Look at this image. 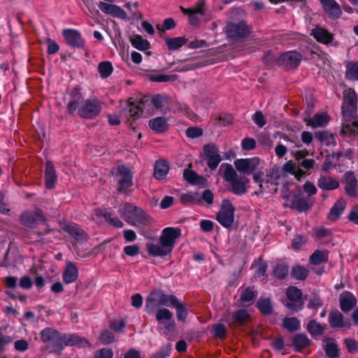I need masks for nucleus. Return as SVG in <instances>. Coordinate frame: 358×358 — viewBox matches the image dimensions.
Wrapping results in <instances>:
<instances>
[{
  "mask_svg": "<svg viewBox=\"0 0 358 358\" xmlns=\"http://www.w3.org/2000/svg\"><path fill=\"white\" fill-rule=\"evenodd\" d=\"M181 236V230L178 227H166L159 238V243H150L146 245L148 254L153 257H164L169 255L176 243V241Z\"/></svg>",
  "mask_w": 358,
  "mask_h": 358,
  "instance_id": "1",
  "label": "nucleus"
},
{
  "mask_svg": "<svg viewBox=\"0 0 358 358\" xmlns=\"http://www.w3.org/2000/svg\"><path fill=\"white\" fill-rule=\"evenodd\" d=\"M71 96L72 99L67 104L69 113H72L78 109V114L85 118H92L99 114L101 105L96 98L87 99L81 104L83 96L77 89L72 90Z\"/></svg>",
  "mask_w": 358,
  "mask_h": 358,
  "instance_id": "2",
  "label": "nucleus"
},
{
  "mask_svg": "<svg viewBox=\"0 0 358 358\" xmlns=\"http://www.w3.org/2000/svg\"><path fill=\"white\" fill-rule=\"evenodd\" d=\"M281 170L278 168H273L266 170V174L262 171H257L253 175V181L259 187V193L272 192L276 191V186L279 184Z\"/></svg>",
  "mask_w": 358,
  "mask_h": 358,
  "instance_id": "3",
  "label": "nucleus"
},
{
  "mask_svg": "<svg viewBox=\"0 0 358 358\" xmlns=\"http://www.w3.org/2000/svg\"><path fill=\"white\" fill-rule=\"evenodd\" d=\"M120 213L124 220L131 225L143 228L150 222V217L141 209L131 204H125Z\"/></svg>",
  "mask_w": 358,
  "mask_h": 358,
  "instance_id": "4",
  "label": "nucleus"
},
{
  "mask_svg": "<svg viewBox=\"0 0 358 358\" xmlns=\"http://www.w3.org/2000/svg\"><path fill=\"white\" fill-rule=\"evenodd\" d=\"M221 169H223L224 179L230 183L235 194L242 195L247 192L246 185L250 182L248 178L239 179L236 171L231 164H223Z\"/></svg>",
  "mask_w": 358,
  "mask_h": 358,
  "instance_id": "5",
  "label": "nucleus"
},
{
  "mask_svg": "<svg viewBox=\"0 0 358 358\" xmlns=\"http://www.w3.org/2000/svg\"><path fill=\"white\" fill-rule=\"evenodd\" d=\"M176 301V296L165 294L162 290L152 292L145 299V310L149 313L156 311L162 306H170L171 302Z\"/></svg>",
  "mask_w": 358,
  "mask_h": 358,
  "instance_id": "6",
  "label": "nucleus"
},
{
  "mask_svg": "<svg viewBox=\"0 0 358 358\" xmlns=\"http://www.w3.org/2000/svg\"><path fill=\"white\" fill-rule=\"evenodd\" d=\"M182 12L189 15V22L193 26H198L201 21L209 20L211 17L207 14L204 0L199 1L192 8L180 7Z\"/></svg>",
  "mask_w": 358,
  "mask_h": 358,
  "instance_id": "7",
  "label": "nucleus"
},
{
  "mask_svg": "<svg viewBox=\"0 0 358 358\" xmlns=\"http://www.w3.org/2000/svg\"><path fill=\"white\" fill-rule=\"evenodd\" d=\"M62 335L52 328H45L41 332L42 341L50 352H60L62 351Z\"/></svg>",
  "mask_w": 358,
  "mask_h": 358,
  "instance_id": "8",
  "label": "nucleus"
},
{
  "mask_svg": "<svg viewBox=\"0 0 358 358\" xmlns=\"http://www.w3.org/2000/svg\"><path fill=\"white\" fill-rule=\"evenodd\" d=\"M236 172L244 175H254L260 164V159L257 157L251 158L238 159L234 162Z\"/></svg>",
  "mask_w": 358,
  "mask_h": 358,
  "instance_id": "9",
  "label": "nucleus"
},
{
  "mask_svg": "<svg viewBox=\"0 0 358 358\" xmlns=\"http://www.w3.org/2000/svg\"><path fill=\"white\" fill-rule=\"evenodd\" d=\"M20 220L22 224L34 228L38 223L45 222V217L40 209H36L23 212Z\"/></svg>",
  "mask_w": 358,
  "mask_h": 358,
  "instance_id": "10",
  "label": "nucleus"
},
{
  "mask_svg": "<svg viewBox=\"0 0 358 358\" xmlns=\"http://www.w3.org/2000/svg\"><path fill=\"white\" fill-rule=\"evenodd\" d=\"M234 208L228 201L224 202L217 215V220L223 227H230L234 220Z\"/></svg>",
  "mask_w": 358,
  "mask_h": 358,
  "instance_id": "11",
  "label": "nucleus"
},
{
  "mask_svg": "<svg viewBox=\"0 0 358 358\" xmlns=\"http://www.w3.org/2000/svg\"><path fill=\"white\" fill-rule=\"evenodd\" d=\"M289 302L286 306L292 310L298 311L303 307L301 291L296 287H289L286 292Z\"/></svg>",
  "mask_w": 358,
  "mask_h": 358,
  "instance_id": "12",
  "label": "nucleus"
},
{
  "mask_svg": "<svg viewBox=\"0 0 358 358\" xmlns=\"http://www.w3.org/2000/svg\"><path fill=\"white\" fill-rule=\"evenodd\" d=\"M227 35L231 38H241L246 37L250 31L244 22L239 23H228L225 27Z\"/></svg>",
  "mask_w": 358,
  "mask_h": 358,
  "instance_id": "13",
  "label": "nucleus"
},
{
  "mask_svg": "<svg viewBox=\"0 0 358 358\" xmlns=\"http://www.w3.org/2000/svg\"><path fill=\"white\" fill-rule=\"evenodd\" d=\"M119 190L126 192L132 186V174L130 170L124 166H119L117 173Z\"/></svg>",
  "mask_w": 358,
  "mask_h": 358,
  "instance_id": "14",
  "label": "nucleus"
},
{
  "mask_svg": "<svg viewBox=\"0 0 358 358\" xmlns=\"http://www.w3.org/2000/svg\"><path fill=\"white\" fill-rule=\"evenodd\" d=\"M203 152L206 157L208 167L212 170L215 169L222 160L217 148L215 145H207L204 147Z\"/></svg>",
  "mask_w": 358,
  "mask_h": 358,
  "instance_id": "15",
  "label": "nucleus"
},
{
  "mask_svg": "<svg viewBox=\"0 0 358 358\" xmlns=\"http://www.w3.org/2000/svg\"><path fill=\"white\" fill-rule=\"evenodd\" d=\"M156 320L159 324L164 326L165 332L171 331L175 328L173 313L167 308H161L156 312Z\"/></svg>",
  "mask_w": 358,
  "mask_h": 358,
  "instance_id": "16",
  "label": "nucleus"
},
{
  "mask_svg": "<svg viewBox=\"0 0 358 358\" xmlns=\"http://www.w3.org/2000/svg\"><path fill=\"white\" fill-rule=\"evenodd\" d=\"M98 7L103 13L106 15H110L113 17L122 20L126 19L127 17L126 12L117 5L100 1L98 3Z\"/></svg>",
  "mask_w": 358,
  "mask_h": 358,
  "instance_id": "17",
  "label": "nucleus"
},
{
  "mask_svg": "<svg viewBox=\"0 0 358 358\" xmlns=\"http://www.w3.org/2000/svg\"><path fill=\"white\" fill-rule=\"evenodd\" d=\"M301 55L296 51H289L280 57V62L287 69L296 67L301 60Z\"/></svg>",
  "mask_w": 358,
  "mask_h": 358,
  "instance_id": "18",
  "label": "nucleus"
},
{
  "mask_svg": "<svg viewBox=\"0 0 358 358\" xmlns=\"http://www.w3.org/2000/svg\"><path fill=\"white\" fill-rule=\"evenodd\" d=\"M62 35L66 43L73 47L82 48L84 46L85 41L82 38L80 32L74 29H64Z\"/></svg>",
  "mask_w": 358,
  "mask_h": 358,
  "instance_id": "19",
  "label": "nucleus"
},
{
  "mask_svg": "<svg viewBox=\"0 0 358 358\" xmlns=\"http://www.w3.org/2000/svg\"><path fill=\"white\" fill-rule=\"evenodd\" d=\"M320 3L329 17L334 19L341 17L342 10L339 4L335 0H320Z\"/></svg>",
  "mask_w": 358,
  "mask_h": 358,
  "instance_id": "20",
  "label": "nucleus"
},
{
  "mask_svg": "<svg viewBox=\"0 0 358 358\" xmlns=\"http://www.w3.org/2000/svg\"><path fill=\"white\" fill-rule=\"evenodd\" d=\"M77 346L79 348L86 347L89 345V342L83 337L76 334H63L62 350L64 346Z\"/></svg>",
  "mask_w": 358,
  "mask_h": 358,
  "instance_id": "21",
  "label": "nucleus"
},
{
  "mask_svg": "<svg viewBox=\"0 0 358 358\" xmlns=\"http://www.w3.org/2000/svg\"><path fill=\"white\" fill-rule=\"evenodd\" d=\"M62 229L78 242L85 241L87 238L85 231L74 223L66 224Z\"/></svg>",
  "mask_w": 358,
  "mask_h": 358,
  "instance_id": "22",
  "label": "nucleus"
},
{
  "mask_svg": "<svg viewBox=\"0 0 358 358\" xmlns=\"http://www.w3.org/2000/svg\"><path fill=\"white\" fill-rule=\"evenodd\" d=\"M329 322L331 327L339 329L345 327H349L351 324L349 320H345L343 315L338 310L332 311L329 315Z\"/></svg>",
  "mask_w": 358,
  "mask_h": 358,
  "instance_id": "23",
  "label": "nucleus"
},
{
  "mask_svg": "<svg viewBox=\"0 0 358 358\" xmlns=\"http://www.w3.org/2000/svg\"><path fill=\"white\" fill-rule=\"evenodd\" d=\"M341 308L343 311H350L356 304L357 301L354 295L349 292H345L340 295L339 298Z\"/></svg>",
  "mask_w": 358,
  "mask_h": 358,
  "instance_id": "24",
  "label": "nucleus"
},
{
  "mask_svg": "<svg viewBox=\"0 0 358 358\" xmlns=\"http://www.w3.org/2000/svg\"><path fill=\"white\" fill-rule=\"evenodd\" d=\"M78 277V270L71 262L66 264V268L63 272L62 278L66 284H70L75 282Z\"/></svg>",
  "mask_w": 358,
  "mask_h": 358,
  "instance_id": "25",
  "label": "nucleus"
},
{
  "mask_svg": "<svg viewBox=\"0 0 358 358\" xmlns=\"http://www.w3.org/2000/svg\"><path fill=\"white\" fill-rule=\"evenodd\" d=\"M45 186L48 189H52L55 186L57 182V175L52 163L50 161L46 162L45 165Z\"/></svg>",
  "mask_w": 358,
  "mask_h": 358,
  "instance_id": "26",
  "label": "nucleus"
},
{
  "mask_svg": "<svg viewBox=\"0 0 358 358\" xmlns=\"http://www.w3.org/2000/svg\"><path fill=\"white\" fill-rule=\"evenodd\" d=\"M311 35L320 43L328 44L333 40V35L327 29L322 27H316L312 29Z\"/></svg>",
  "mask_w": 358,
  "mask_h": 358,
  "instance_id": "27",
  "label": "nucleus"
},
{
  "mask_svg": "<svg viewBox=\"0 0 358 358\" xmlns=\"http://www.w3.org/2000/svg\"><path fill=\"white\" fill-rule=\"evenodd\" d=\"M317 185L322 190H334L338 187L339 182L333 178L322 176L317 181Z\"/></svg>",
  "mask_w": 358,
  "mask_h": 358,
  "instance_id": "28",
  "label": "nucleus"
},
{
  "mask_svg": "<svg viewBox=\"0 0 358 358\" xmlns=\"http://www.w3.org/2000/svg\"><path fill=\"white\" fill-rule=\"evenodd\" d=\"M183 178L185 180L194 185L205 186L207 183V180L204 177L199 176L194 171L189 169L184 171Z\"/></svg>",
  "mask_w": 358,
  "mask_h": 358,
  "instance_id": "29",
  "label": "nucleus"
},
{
  "mask_svg": "<svg viewBox=\"0 0 358 358\" xmlns=\"http://www.w3.org/2000/svg\"><path fill=\"white\" fill-rule=\"evenodd\" d=\"M329 121V117L327 113H320L315 114L311 119L306 120L307 124L312 127H321L326 126Z\"/></svg>",
  "mask_w": 358,
  "mask_h": 358,
  "instance_id": "30",
  "label": "nucleus"
},
{
  "mask_svg": "<svg viewBox=\"0 0 358 358\" xmlns=\"http://www.w3.org/2000/svg\"><path fill=\"white\" fill-rule=\"evenodd\" d=\"M95 215L96 218H104L106 222L115 227L122 228L123 227V222L117 217H112L110 213L105 212L102 210L97 209L95 210Z\"/></svg>",
  "mask_w": 358,
  "mask_h": 358,
  "instance_id": "31",
  "label": "nucleus"
},
{
  "mask_svg": "<svg viewBox=\"0 0 358 358\" xmlns=\"http://www.w3.org/2000/svg\"><path fill=\"white\" fill-rule=\"evenodd\" d=\"M169 170L168 163L164 160H159L155 162L154 177L157 180L164 179Z\"/></svg>",
  "mask_w": 358,
  "mask_h": 358,
  "instance_id": "32",
  "label": "nucleus"
},
{
  "mask_svg": "<svg viewBox=\"0 0 358 358\" xmlns=\"http://www.w3.org/2000/svg\"><path fill=\"white\" fill-rule=\"evenodd\" d=\"M345 191L352 197L358 196L357 181L352 174H349L346 177Z\"/></svg>",
  "mask_w": 358,
  "mask_h": 358,
  "instance_id": "33",
  "label": "nucleus"
},
{
  "mask_svg": "<svg viewBox=\"0 0 358 358\" xmlns=\"http://www.w3.org/2000/svg\"><path fill=\"white\" fill-rule=\"evenodd\" d=\"M129 41L134 48L141 51L148 50L150 48V43L141 35L136 34L131 36Z\"/></svg>",
  "mask_w": 358,
  "mask_h": 358,
  "instance_id": "34",
  "label": "nucleus"
},
{
  "mask_svg": "<svg viewBox=\"0 0 358 358\" xmlns=\"http://www.w3.org/2000/svg\"><path fill=\"white\" fill-rule=\"evenodd\" d=\"M345 208V201L343 199H338L329 213L328 217L331 220H337L343 213Z\"/></svg>",
  "mask_w": 358,
  "mask_h": 358,
  "instance_id": "35",
  "label": "nucleus"
},
{
  "mask_svg": "<svg viewBox=\"0 0 358 358\" xmlns=\"http://www.w3.org/2000/svg\"><path fill=\"white\" fill-rule=\"evenodd\" d=\"M257 296V292L253 287H245L241 292V301L245 305L251 304Z\"/></svg>",
  "mask_w": 358,
  "mask_h": 358,
  "instance_id": "36",
  "label": "nucleus"
},
{
  "mask_svg": "<svg viewBox=\"0 0 358 358\" xmlns=\"http://www.w3.org/2000/svg\"><path fill=\"white\" fill-rule=\"evenodd\" d=\"M327 250H316L310 257V262L313 265H319L328 261Z\"/></svg>",
  "mask_w": 358,
  "mask_h": 358,
  "instance_id": "37",
  "label": "nucleus"
},
{
  "mask_svg": "<svg viewBox=\"0 0 358 358\" xmlns=\"http://www.w3.org/2000/svg\"><path fill=\"white\" fill-rule=\"evenodd\" d=\"M170 306L176 309L178 320L184 322L187 315V310L185 304L176 296V301L171 302Z\"/></svg>",
  "mask_w": 358,
  "mask_h": 358,
  "instance_id": "38",
  "label": "nucleus"
},
{
  "mask_svg": "<svg viewBox=\"0 0 358 358\" xmlns=\"http://www.w3.org/2000/svg\"><path fill=\"white\" fill-rule=\"evenodd\" d=\"M121 106L128 107L129 115L133 117H138L141 112V103L139 102H134L131 99H129L128 101H122Z\"/></svg>",
  "mask_w": 358,
  "mask_h": 358,
  "instance_id": "39",
  "label": "nucleus"
},
{
  "mask_svg": "<svg viewBox=\"0 0 358 358\" xmlns=\"http://www.w3.org/2000/svg\"><path fill=\"white\" fill-rule=\"evenodd\" d=\"M185 37L166 38V44L170 50H177L187 43Z\"/></svg>",
  "mask_w": 358,
  "mask_h": 358,
  "instance_id": "40",
  "label": "nucleus"
},
{
  "mask_svg": "<svg viewBox=\"0 0 358 358\" xmlns=\"http://www.w3.org/2000/svg\"><path fill=\"white\" fill-rule=\"evenodd\" d=\"M150 128L157 132H163L167 127L166 120L164 117H156L150 121Z\"/></svg>",
  "mask_w": 358,
  "mask_h": 358,
  "instance_id": "41",
  "label": "nucleus"
},
{
  "mask_svg": "<svg viewBox=\"0 0 358 358\" xmlns=\"http://www.w3.org/2000/svg\"><path fill=\"white\" fill-rule=\"evenodd\" d=\"M98 71L101 78H106L109 77L113 71L111 62L108 61L100 62L98 65Z\"/></svg>",
  "mask_w": 358,
  "mask_h": 358,
  "instance_id": "42",
  "label": "nucleus"
},
{
  "mask_svg": "<svg viewBox=\"0 0 358 358\" xmlns=\"http://www.w3.org/2000/svg\"><path fill=\"white\" fill-rule=\"evenodd\" d=\"M310 344V340L306 335L297 334L293 338V345L297 350L306 348Z\"/></svg>",
  "mask_w": 358,
  "mask_h": 358,
  "instance_id": "43",
  "label": "nucleus"
},
{
  "mask_svg": "<svg viewBox=\"0 0 358 358\" xmlns=\"http://www.w3.org/2000/svg\"><path fill=\"white\" fill-rule=\"evenodd\" d=\"M345 78L348 80H358V64L350 62L346 66Z\"/></svg>",
  "mask_w": 358,
  "mask_h": 358,
  "instance_id": "44",
  "label": "nucleus"
},
{
  "mask_svg": "<svg viewBox=\"0 0 358 358\" xmlns=\"http://www.w3.org/2000/svg\"><path fill=\"white\" fill-rule=\"evenodd\" d=\"M343 106H350V104L357 105V96L355 90L352 88L345 90L343 92Z\"/></svg>",
  "mask_w": 358,
  "mask_h": 358,
  "instance_id": "45",
  "label": "nucleus"
},
{
  "mask_svg": "<svg viewBox=\"0 0 358 358\" xmlns=\"http://www.w3.org/2000/svg\"><path fill=\"white\" fill-rule=\"evenodd\" d=\"M282 326L289 331H294L300 328V322L294 317H285L283 320Z\"/></svg>",
  "mask_w": 358,
  "mask_h": 358,
  "instance_id": "46",
  "label": "nucleus"
},
{
  "mask_svg": "<svg viewBox=\"0 0 358 358\" xmlns=\"http://www.w3.org/2000/svg\"><path fill=\"white\" fill-rule=\"evenodd\" d=\"M342 112L345 122L352 120L357 113V105L342 106Z\"/></svg>",
  "mask_w": 358,
  "mask_h": 358,
  "instance_id": "47",
  "label": "nucleus"
},
{
  "mask_svg": "<svg viewBox=\"0 0 358 358\" xmlns=\"http://www.w3.org/2000/svg\"><path fill=\"white\" fill-rule=\"evenodd\" d=\"M309 270L303 266H296L292 268V275L297 280H304L307 278Z\"/></svg>",
  "mask_w": 358,
  "mask_h": 358,
  "instance_id": "48",
  "label": "nucleus"
},
{
  "mask_svg": "<svg viewBox=\"0 0 358 358\" xmlns=\"http://www.w3.org/2000/svg\"><path fill=\"white\" fill-rule=\"evenodd\" d=\"M342 132L345 135L358 134V122L353 121L350 123H343Z\"/></svg>",
  "mask_w": 358,
  "mask_h": 358,
  "instance_id": "49",
  "label": "nucleus"
},
{
  "mask_svg": "<svg viewBox=\"0 0 358 358\" xmlns=\"http://www.w3.org/2000/svg\"><path fill=\"white\" fill-rule=\"evenodd\" d=\"M257 307L264 315H268L272 312V306L268 299H260L257 302Z\"/></svg>",
  "mask_w": 358,
  "mask_h": 358,
  "instance_id": "50",
  "label": "nucleus"
},
{
  "mask_svg": "<svg viewBox=\"0 0 358 358\" xmlns=\"http://www.w3.org/2000/svg\"><path fill=\"white\" fill-rule=\"evenodd\" d=\"M307 329L312 335H321L324 333V327L315 321L312 320L308 323Z\"/></svg>",
  "mask_w": 358,
  "mask_h": 358,
  "instance_id": "51",
  "label": "nucleus"
},
{
  "mask_svg": "<svg viewBox=\"0 0 358 358\" xmlns=\"http://www.w3.org/2000/svg\"><path fill=\"white\" fill-rule=\"evenodd\" d=\"M249 313L244 309L238 310L232 316L234 322H236L238 324H243L246 322L249 319Z\"/></svg>",
  "mask_w": 358,
  "mask_h": 358,
  "instance_id": "52",
  "label": "nucleus"
},
{
  "mask_svg": "<svg viewBox=\"0 0 358 358\" xmlns=\"http://www.w3.org/2000/svg\"><path fill=\"white\" fill-rule=\"evenodd\" d=\"M183 203H196L199 202V194L197 192H188L181 196Z\"/></svg>",
  "mask_w": 358,
  "mask_h": 358,
  "instance_id": "53",
  "label": "nucleus"
},
{
  "mask_svg": "<svg viewBox=\"0 0 358 358\" xmlns=\"http://www.w3.org/2000/svg\"><path fill=\"white\" fill-rule=\"evenodd\" d=\"M290 208L296 209L299 212H303L310 208V205L306 199H299L290 205Z\"/></svg>",
  "mask_w": 358,
  "mask_h": 358,
  "instance_id": "54",
  "label": "nucleus"
},
{
  "mask_svg": "<svg viewBox=\"0 0 358 358\" xmlns=\"http://www.w3.org/2000/svg\"><path fill=\"white\" fill-rule=\"evenodd\" d=\"M325 352L329 357L334 358L338 355V349L337 345L333 342H327L325 345Z\"/></svg>",
  "mask_w": 358,
  "mask_h": 358,
  "instance_id": "55",
  "label": "nucleus"
},
{
  "mask_svg": "<svg viewBox=\"0 0 358 358\" xmlns=\"http://www.w3.org/2000/svg\"><path fill=\"white\" fill-rule=\"evenodd\" d=\"M274 275L280 279H284L288 275V267L285 264H278L274 269Z\"/></svg>",
  "mask_w": 358,
  "mask_h": 358,
  "instance_id": "56",
  "label": "nucleus"
},
{
  "mask_svg": "<svg viewBox=\"0 0 358 358\" xmlns=\"http://www.w3.org/2000/svg\"><path fill=\"white\" fill-rule=\"evenodd\" d=\"M196 67L195 64L192 60L188 59L185 62L180 63L176 67V69L177 71H187L192 69H194Z\"/></svg>",
  "mask_w": 358,
  "mask_h": 358,
  "instance_id": "57",
  "label": "nucleus"
},
{
  "mask_svg": "<svg viewBox=\"0 0 358 358\" xmlns=\"http://www.w3.org/2000/svg\"><path fill=\"white\" fill-rule=\"evenodd\" d=\"M252 119L253 122L260 128L263 127L266 124V117L261 111L255 112Z\"/></svg>",
  "mask_w": 358,
  "mask_h": 358,
  "instance_id": "58",
  "label": "nucleus"
},
{
  "mask_svg": "<svg viewBox=\"0 0 358 358\" xmlns=\"http://www.w3.org/2000/svg\"><path fill=\"white\" fill-rule=\"evenodd\" d=\"M115 340L114 335L108 330H104L101 333L100 341L103 344H108L113 342Z\"/></svg>",
  "mask_w": 358,
  "mask_h": 358,
  "instance_id": "59",
  "label": "nucleus"
},
{
  "mask_svg": "<svg viewBox=\"0 0 358 358\" xmlns=\"http://www.w3.org/2000/svg\"><path fill=\"white\" fill-rule=\"evenodd\" d=\"M175 77L172 75H166V74H159L152 76L150 77V80L154 82H168L172 80H174Z\"/></svg>",
  "mask_w": 358,
  "mask_h": 358,
  "instance_id": "60",
  "label": "nucleus"
},
{
  "mask_svg": "<svg viewBox=\"0 0 358 358\" xmlns=\"http://www.w3.org/2000/svg\"><path fill=\"white\" fill-rule=\"evenodd\" d=\"M175 113H182L189 117H192V113L189 108L185 103H177L176 108H174Z\"/></svg>",
  "mask_w": 358,
  "mask_h": 358,
  "instance_id": "61",
  "label": "nucleus"
},
{
  "mask_svg": "<svg viewBox=\"0 0 358 358\" xmlns=\"http://www.w3.org/2000/svg\"><path fill=\"white\" fill-rule=\"evenodd\" d=\"M241 146L245 150H251L255 148L256 142L253 138H245L242 141Z\"/></svg>",
  "mask_w": 358,
  "mask_h": 358,
  "instance_id": "62",
  "label": "nucleus"
},
{
  "mask_svg": "<svg viewBox=\"0 0 358 358\" xmlns=\"http://www.w3.org/2000/svg\"><path fill=\"white\" fill-rule=\"evenodd\" d=\"M113 356V350L109 348H102L95 354V358H112Z\"/></svg>",
  "mask_w": 358,
  "mask_h": 358,
  "instance_id": "63",
  "label": "nucleus"
},
{
  "mask_svg": "<svg viewBox=\"0 0 358 358\" xmlns=\"http://www.w3.org/2000/svg\"><path fill=\"white\" fill-rule=\"evenodd\" d=\"M139 247L137 245H127L124 248V252L130 257H134L139 253Z\"/></svg>",
  "mask_w": 358,
  "mask_h": 358,
  "instance_id": "64",
  "label": "nucleus"
}]
</instances>
